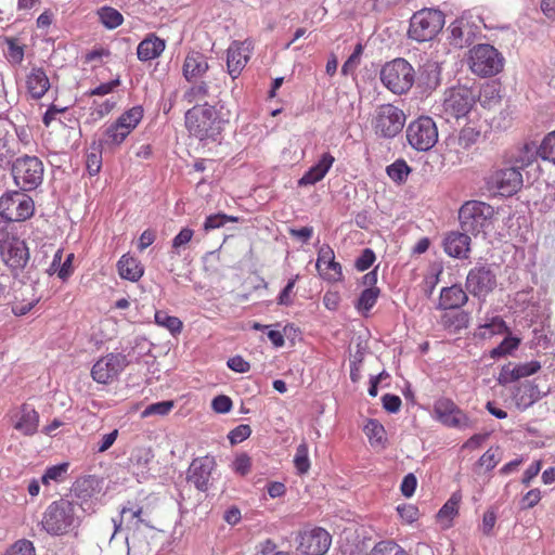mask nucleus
Segmentation results:
<instances>
[{"label": "nucleus", "mask_w": 555, "mask_h": 555, "mask_svg": "<svg viewBox=\"0 0 555 555\" xmlns=\"http://www.w3.org/2000/svg\"><path fill=\"white\" fill-rule=\"evenodd\" d=\"M480 137V131L475 127L466 126L464 127L457 137L459 145L466 150L474 145Z\"/></svg>", "instance_id": "obj_51"}, {"label": "nucleus", "mask_w": 555, "mask_h": 555, "mask_svg": "<svg viewBox=\"0 0 555 555\" xmlns=\"http://www.w3.org/2000/svg\"><path fill=\"white\" fill-rule=\"evenodd\" d=\"M184 119L189 132L201 141H218L227 124L216 106L208 103L188 109Z\"/></svg>", "instance_id": "obj_1"}, {"label": "nucleus", "mask_w": 555, "mask_h": 555, "mask_svg": "<svg viewBox=\"0 0 555 555\" xmlns=\"http://www.w3.org/2000/svg\"><path fill=\"white\" fill-rule=\"evenodd\" d=\"M154 459V452L149 447L135 448L129 457L130 463L145 474L149 470V465Z\"/></svg>", "instance_id": "obj_37"}, {"label": "nucleus", "mask_w": 555, "mask_h": 555, "mask_svg": "<svg viewBox=\"0 0 555 555\" xmlns=\"http://www.w3.org/2000/svg\"><path fill=\"white\" fill-rule=\"evenodd\" d=\"M39 426V413L29 404H22L15 415L14 428L25 436H34Z\"/></svg>", "instance_id": "obj_25"}, {"label": "nucleus", "mask_w": 555, "mask_h": 555, "mask_svg": "<svg viewBox=\"0 0 555 555\" xmlns=\"http://www.w3.org/2000/svg\"><path fill=\"white\" fill-rule=\"evenodd\" d=\"M233 406L232 400L225 395H219L211 401V408L215 412L225 414L231 411Z\"/></svg>", "instance_id": "obj_61"}, {"label": "nucleus", "mask_w": 555, "mask_h": 555, "mask_svg": "<svg viewBox=\"0 0 555 555\" xmlns=\"http://www.w3.org/2000/svg\"><path fill=\"white\" fill-rule=\"evenodd\" d=\"M27 91L34 100H40L50 89V80L41 67H33L26 77Z\"/></svg>", "instance_id": "obj_29"}, {"label": "nucleus", "mask_w": 555, "mask_h": 555, "mask_svg": "<svg viewBox=\"0 0 555 555\" xmlns=\"http://www.w3.org/2000/svg\"><path fill=\"white\" fill-rule=\"evenodd\" d=\"M405 135L413 150L427 152L438 142V128L431 117L421 116L408 125Z\"/></svg>", "instance_id": "obj_10"}, {"label": "nucleus", "mask_w": 555, "mask_h": 555, "mask_svg": "<svg viewBox=\"0 0 555 555\" xmlns=\"http://www.w3.org/2000/svg\"><path fill=\"white\" fill-rule=\"evenodd\" d=\"M417 486V479L414 474L410 473L403 477V480L400 486L401 493L405 498H410L414 494Z\"/></svg>", "instance_id": "obj_63"}, {"label": "nucleus", "mask_w": 555, "mask_h": 555, "mask_svg": "<svg viewBox=\"0 0 555 555\" xmlns=\"http://www.w3.org/2000/svg\"><path fill=\"white\" fill-rule=\"evenodd\" d=\"M234 220H235V218L230 217L225 214L210 215L206 218V220L204 222V230L210 231L214 229H218L220 227H223L227 222L234 221Z\"/></svg>", "instance_id": "obj_56"}, {"label": "nucleus", "mask_w": 555, "mask_h": 555, "mask_svg": "<svg viewBox=\"0 0 555 555\" xmlns=\"http://www.w3.org/2000/svg\"><path fill=\"white\" fill-rule=\"evenodd\" d=\"M379 295L380 289L378 287H366L361 292L356 308L359 311H370L375 306Z\"/></svg>", "instance_id": "obj_42"}, {"label": "nucleus", "mask_w": 555, "mask_h": 555, "mask_svg": "<svg viewBox=\"0 0 555 555\" xmlns=\"http://www.w3.org/2000/svg\"><path fill=\"white\" fill-rule=\"evenodd\" d=\"M87 171L90 176H95L102 168V153L99 150H94L87 154L86 158Z\"/></svg>", "instance_id": "obj_54"}, {"label": "nucleus", "mask_w": 555, "mask_h": 555, "mask_svg": "<svg viewBox=\"0 0 555 555\" xmlns=\"http://www.w3.org/2000/svg\"><path fill=\"white\" fill-rule=\"evenodd\" d=\"M0 256L14 275H18L26 268L30 258L29 248L25 241L15 236L2 242Z\"/></svg>", "instance_id": "obj_14"}, {"label": "nucleus", "mask_w": 555, "mask_h": 555, "mask_svg": "<svg viewBox=\"0 0 555 555\" xmlns=\"http://www.w3.org/2000/svg\"><path fill=\"white\" fill-rule=\"evenodd\" d=\"M451 43L456 47H463L469 41L472 30L464 18H456L449 26Z\"/></svg>", "instance_id": "obj_35"}, {"label": "nucleus", "mask_w": 555, "mask_h": 555, "mask_svg": "<svg viewBox=\"0 0 555 555\" xmlns=\"http://www.w3.org/2000/svg\"><path fill=\"white\" fill-rule=\"evenodd\" d=\"M470 237L466 232H450L443 240L444 251L453 258H467Z\"/></svg>", "instance_id": "obj_26"}, {"label": "nucleus", "mask_w": 555, "mask_h": 555, "mask_svg": "<svg viewBox=\"0 0 555 555\" xmlns=\"http://www.w3.org/2000/svg\"><path fill=\"white\" fill-rule=\"evenodd\" d=\"M143 118V108L135 105L122 113L116 120L118 125L132 132Z\"/></svg>", "instance_id": "obj_40"}, {"label": "nucleus", "mask_w": 555, "mask_h": 555, "mask_svg": "<svg viewBox=\"0 0 555 555\" xmlns=\"http://www.w3.org/2000/svg\"><path fill=\"white\" fill-rule=\"evenodd\" d=\"M468 66L479 77H492L503 69L504 57L493 46L478 43L468 52Z\"/></svg>", "instance_id": "obj_7"}, {"label": "nucleus", "mask_w": 555, "mask_h": 555, "mask_svg": "<svg viewBox=\"0 0 555 555\" xmlns=\"http://www.w3.org/2000/svg\"><path fill=\"white\" fill-rule=\"evenodd\" d=\"M406 116L398 106L387 103L376 107L372 127L374 133L382 139H393L404 128Z\"/></svg>", "instance_id": "obj_8"}, {"label": "nucleus", "mask_w": 555, "mask_h": 555, "mask_svg": "<svg viewBox=\"0 0 555 555\" xmlns=\"http://www.w3.org/2000/svg\"><path fill=\"white\" fill-rule=\"evenodd\" d=\"M253 43L249 40L233 41L227 50V67L230 76H240L251 56Z\"/></svg>", "instance_id": "obj_20"}, {"label": "nucleus", "mask_w": 555, "mask_h": 555, "mask_svg": "<svg viewBox=\"0 0 555 555\" xmlns=\"http://www.w3.org/2000/svg\"><path fill=\"white\" fill-rule=\"evenodd\" d=\"M485 181L489 191L504 197L515 195L524 185L522 172L508 165L492 170Z\"/></svg>", "instance_id": "obj_11"}, {"label": "nucleus", "mask_w": 555, "mask_h": 555, "mask_svg": "<svg viewBox=\"0 0 555 555\" xmlns=\"http://www.w3.org/2000/svg\"><path fill=\"white\" fill-rule=\"evenodd\" d=\"M469 315L465 311L449 310L440 318V325L450 333H459L468 325Z\"/></svg>", "instance_id": "obj_32"}, {"label": "nucleus", "mask_w": 555, "mask_h": 555, "mask_svg": "<svg viewBox=\"0 0 555 555\" xmlns=\"http://www.w3.org/2000/svg\"><path fill=\"white\" fill-rule=\"evenodd\" d=\"M468 301V296L461 285L442 287L440 291L437 309L457 310Z\"/></svg>", "instance_id": "obj_24"}, {"label": "nucleus", "mask_w": 555, "mask_h": 555, "mask_svg": "<svg viewBox=\"0 0 555 555\" xmlns=\"http://www.w3.org/2000/svg\"><path fill=\"white\" fill-rule=\"evenodd\" d=\"M444 14L438 9L424 8L410 18L408 36L417 42L434 39L443 28Z\"/></svg>", "instance_id": "obj_4"}, {"label": "nucleus", "mask_w": 555, "mask_h": 555, "mask_svg": "<svg viewBox=\"0 0 555 555\" xmlns=\"http://www.w3.org/2000/svg\"><path fill=\"white\" fill-rule=\"evenodd\" d=\"M411 170V167L403 158H399L386 167L388 177L397 184L404 183Z\"/></svg>", "instance_id": "obj_39"}, {"label": "nucleus", "mask_w": 555, "mask_h": 555, "mask_svg": "<svg viewBox=\"0 0 555 555\" xmlns=\"http://www.w3.org/2000/svg\"><path fill=\"white\" fill-rule=\"evenodd\" d=\"M465 286L474 297L485 300L498 286L495 269L488 263L476 264L468 271Z\"/></svg>", "instance_id": "obj_13"}, {"label": "nucleus", "mask_w": 555, "mask_h": 555, "mask_svg": "<svg viewBox=\"0 0 555 555\" xmlns=\"http://www.w3.org/2000/svg\"><path fill=\"white\" fill-rule=\"evenodd\" d=\"M380 81L395 94L406 93L415 82V70L404 59L386 63L380 69Z\"/></svg>", "instance_id": "obj_6"}, {"label": "nucleus", "mask_w": 555, "mask_h": 555, "mask_svg": "<svg viewBox=\"0 0 555 555\" xmlns=\"http://www.w3.org/2000/svg\"><path fill=\"white\" fill-rule=\"evenodd\" d=\"M375 259L374 251L371 248H364L356 259L354 267L358 271H365L374 263Z\"/></svg>", "instance_id": "obj_60"}, {"label": "nucleus", "mask_w": 555, "mask_h": 555, "mask_svg": "<svg viewBox=\"0 0 555 555\" xmlns=\"http://www.w3.org/2000/svg\"><path fill=\"white\" fill-rule=\"evenodd\" d=\"M538 157V145L531 141L507 152L504 156L503 164L517 168L522 172V170L532 165Z\"/></svg>", "instance_id": "obj_21"}, {"label": "nucleus", "mask_w": 555, "mask_h": 555, "mask_svg": "<svg viewBox=\"0 0 555 555\" xmlns=\"http://www.w3.org/2000/svg\"><path fill=\"white\" fill-rule=\"evenodd\" d=\"M478 92L466 85H456L444 91V113L456 119L466 117L476 104Z\"/></svg>", "instance_id": "obj_9"}, {"label": "nucleus", "mask_w": 555, "mask_h": 555, "mask_svg": "<svg viewBox=\"0 0 555 555\" xmlns=\"http://www.w3.org/2000/svg\"><path fill=\"white\" fill-rule=\"evenodd\" d=\"M364 433L373 448L385 449L387 444L386 430L377 420H369Z\"/></svg>", "instance_id": "obj_34"}, {"label": "nucleus", "mask_w": 555, "mask_h": 555, "mask_svg": "<svg viewBox=\"0 0 555 555\" xmlns=\"http://www.w3.org/2000/svg\"><path fill=\"white\" fill-rule=\"evenodd\" d=\"M539 157L542 160L550 162L555 165V130L548 132L540 145H538Z\"/></svg>", "instance_id": "obj_44"}, {"label": "nucleus", "mask_w": 555, "mask_h": 555, "mask_svg": "<svg viewBox=\"0 0 555 555\" xmlns=\"http://www.w3.org/2000/svg\"><path fill=\"white\" fill-rule=\"evenodd\" d=\"M217 463L212 455L194 459L188 469V481L193 483L198 491L206 492L210 487V477Z\"/></svg>", "instance_id": "obj_17"}, {"label": "nucleus", "mask_w": 555, "mask_h": 555, "mask_svg": "<svg viewBox=\"0 0 555 555\" xmlns=\"http://www.w3.org/2000/svg\"><path fill=\"white\" fill-rule=\"evenodd\" d=\"M514 369H515V376L518 380L522 377H527V376H530V375H533L534 373H537L541 369V364L539 361L533 360L530 362L514 365Z\"/></svg>", "instance_id": "obj_55"}, {"label": "nucleus", "mask_w": 555, "mask_h": 555, "mask_svg": "<svg viewBox=\"0 0 555 555\" xmlns=\"http://www.w3.org/2000/svg\"><path fill=\"white\" fill-rule=\"evenodd\" d=\"M232 468L236 474L245 476L250 472L251 459L246 453H242L233 461Z\"/></svg>", "instance_id": "obj_59"}, {"label": "nucleus", "mask_w": 555, "mask_h": 555, "mask_svg": "<svg viewBox=\"0 0 555 555\" xmlns=\"http://www.w3.org/2000/svg\"><path fill=\"white\" fill-rule=\"evenodd\" d=\"M193 230L183 228L172 240V254L179 255V248L186 245L193 237Z\"/></svg>", "instance_id": "obj_58"}, {"label": "nucleus", "mask_w": 555, "mask_h": 555, "mask_svg": "<svg viewBox=\"0 0 555 555\" xmlns=\"http://www.w3.org/2000/svg\"><path fill=\"white\" fill-rule=\"evenodd\" d=\"M293 462L298 474L304 475L308 473L310 469V460L306 442H302L297 447Z\"/></svg>", "instance_id": "obj_48"}, {"label": "nucleus", "mask_w": 555, "mask_h": 555, "mask_svg": "<svg viewBox=\"0 0 555 555\" xmlns=\"http://www.w3.org/2000/svg\"><path fill=\"white\" fill-rule=\"evenodd\" d=\"M251 435V428L249 425L241 424L233 428L229 435L228 438L231 442V444H237L246 440Z\"/></svg>", "instance_id": "obj_57"}, {"label": "nucleus", "mask_w": 555, "mask_h": 555, "mask_svg": "<svg viewBox=\"0 0 555 555\" xmlns=\"http://www.w3.org/2000/svg\"><path fill=\"white\" fill-rule=\"evenodd\" d=\"M505 331H507L505 321L500 317H494L490 322L479 326L478 335L481 338H490L493 335L503 334Z\"/></svg>", "instance_id": "obj_45"}, {"label": "nucleus", "mask_w": 555, "mask_h": 555, "mask_svg": "<svg viewBox=\"0 0 555 555\" xmlns=\"http://www.w3.org/2000/svg\"><path fill=\"white\" fill-rule=\"evenodd\" d=\"M441 83V66L435 61H426L415 74V89L421 96L430 95Z\"/></svg>", "instance_id": "obj_19"}, {"label": "nucleus", "mask_w": 555, "mask_h": 555, "mask_svg": "<svg viewBox=\"0 0 555 555\" xmlns=\"http://www.w3.org/2000/svg\"><path fill=\"white\" fill-rule=\"evenodd\" d=\"M14 184L22 192H30L41 185L44 166L37 156L17 157L10 167Z\"/></svg>", "instance_id": "obj_3"}, {"label": "nucleus", "mask_w": 555, "mask_h": 555, "mask_svg": "<svg viewBox=\"0 0 555 555\" xmlns=\"http://www.w3.org/2000/svg\"><path fill=\"white\" fill-rule=\"evenodd\" d=\"M68 468L69 463L67 462L48 467L41 477L42 483L49 485L51 481L63 482L66 479Z\"/></svg>", "instance_id": "obj_41"}, {"label": "nucleus", "mask_w": 555, "mask_h": 555, "mask_svg": "<svg viewBox=\"0 0 555 555\" xmlns=\"http://www.w3.org/2000/svg\"><path fill=\"white\" fill-rule=\"evenodd\" d=\"M334 162L335 158L330 153L322 154L319 162L310 167L298 180V185L307 186L318 183L326 176Z\"/></svg>", "instance_id": "obj_27"}, {"label": "nucleus", "mask_w": 555, "mask_h": 555, "mask_svg": "<svg viewBox=\"0 0 555 555\" xmlns=\"http://www.w3.org/2000/svg\"><path fill=\"white\" fill-rule=\"evenodd\" d=\"M383 408L389 413H397L401 408V399L399 396L386 393L382 397Z\"/></svg>", "instance_id": "obj_62"}, {"label": "nucleus", "mask_w": 555, "mask_h": 555, "mask_svg": "<svg viewBox=\"0 0 555 555\" xmlns=\"http://www.w3.org/2000/svg\"><path fill=\"white\" fill-rule=\"evenodd\" d=\"M520 344V340L516 337H505L499 346H496L495 348H493L491 351H490V357L493 358V359H498V358H501V357H504V356H507L509 353H512L514 350H516L518 348Z\"/></svg>", "instance_id": "obj_49"}, {"label": "nucleus", "mask_w": 555, "mask_h": 555, "mask_svg": "<svg viewBox=\"0 0 555 555\" xmlns=\"http://www.w3.org/2000/svg\"><path fill=\"white\" fill-rule=\"evenodd\" d=\"M462 501L461 491H455L438 512L439 519H453L459 513V505Z\"/></svg>", "instance_id": "obj_43"}, {"label": "nucleus", "mask_w": 555, "mask_h": 555, "mask_svg": "<svg viewBox=\"0 0 555 555\" xmlns=\"http://www.w3.org/2000/svg\"><path fill=\"white\" fill-rule=\"evenodd\" d=\"M4 41L8 46V60L15 65H20L24 60V47L20 46L17 40L12 37H7Z\"/></svg>", "instance_id": "obj_50"}, {"label": "nucleus", "mask_w": 555, "mask_h": 555, "mask_svg": "<svg viewBox=\"0 0 555 555\" xmlns=\"http://www.w3.org/2000/svg\"><path fill=\"white\" fill-rule=\"evenodd\" d=\"M76 522L75 504L61 499L52 502L43 513L41 526L51 535H62L74 528Z\"/></svg>", "instance_id": "obj_5"}, {"label": "nucleus", "mask_w": 555, "mask_h": 555, "mask_svg": "<svg viewBox=\"0 0 555 555\" xmlns=\"http://www.w3.org/2000/svg\"><path fill=\"white\" fill-rule=\"evenodd\" d=\"M117 269L121 279L131 282L139 281L144 272L140 262L135 258L129 257L127 255L121 256V258L118 260Z\"/></svg>", "instance_id": "obj_31"}, {"label": "nucleus", "mask_w": 555, "mask_h": 555, "mask_svg": "<svg viewBox=\"0 0 555 555\" xmlns=\"http://www.w3.org/2000/svg\"><path fill=\"white\" fill-rule=\"evenodd\" d=\"M322 266H325V269L332 271V273H327L324 276L326 280L336 282L343 278L341 266L339 262L335 261L334 251L328 245L322 246L318 253V270H321Z\"/></svg>", "instance_id": "obj_30"}, {"label": "nucleus", "mask_w": 555, "mask_h": 555, "mask_svg": "<svg viewBox=\"0 0 555 555\" xmlns=\"http://www.w3.org/2000/svg\"><path fill=\"white\" fill-rule=\"evenodd\" d=\"M541 500V492L539 489H531L521 499V509H529L534 507Z\"/></svg>", "instance_id": "obj_64"}, {"label": "nucleus", "mask_w": 555, "mask_h": 555, "mask_svg": "<svg viewBox=\"0 0 555 555\" xmlns=\"http://www.w3.org/2000/svg\"><path fill=\"white\" fill-rule=\"evenodd\" d=\"M332 538L323 528H313L299 534L297 550L304 555H324Z\"/></svg>", "instance_id": "obj_18"}, {"label": "nucleus", "mask_w": 555, "mask_h": 555, "mask_svg": "<svg viewBox=\"0 0 555 555\" xmlns=\"http://www.w3.org/2000/svg\"><path fill=\"white\" fill-rule=\"evenodd\" d=\"M98 16L102 25L107 29H115L124 23L122 14L108 5H104L98 10Z\"/></svg>", "instance_id": "obj_38"}, {"label": "nucleus", "mask_w": 555, "mask_h": 555, "mask_svg": "<svg viewBox=\"0 0 555 555\" xmlns=\"http://www.w3.org/2000/svg\"><path fill=\"white\" fill-rule=\"evenodd\" d=\"M128 364L129 361L125 354L108 353L93 364L91 376L99 384H107L117 377Z\"/></svg>", "instance_id": "obj_16"}, {"label": "nucleus", "mask_w": 555, "mask_h": 555, "mask_svg": "<svg viewBox=\"0 0 555 555\" xmlns=\"http://www.w3.org/2000/svg\"><path fill=\"white\" fill-rule=\"evenodd\" d=\"M208 68L207 57L198 51H191L184 59L182 74L186 81L193 82L202 78Z\"/></svg>", "instance_id": "obj_22"}, {"label": "nucleus", "mask_w": 555, "mask_h": 555, "mask_svg": "<svg viewBox=\"0 0 555 555\" xmlns=\"http://www.w3.org/2000/svg\"><path fill=\"white\" fill-rule=\"evenodd\" d=\"M35 211L30 196L22 191H11L0 197V217L8 222H21L29 219Z\"/></svg>", "instance_id": "obj_12"}, {"label": "nucleus", "mask_w": 555, "mask_h": 555, "mask_svg": "<svg viewBox=\"0 0 555 555\" xmlns=\"http://www.w3.org/2000/svg\"><path fill=\"white\" fill-rule=\"evenodd\" d=\"M173 405L175 403L171 400L159 401L156 403L149 404L142 411V417H149L151 415L165 416L172 410Z\"/></svg>", "instance_id": "obj_53"}, {"label": "nucleus", "mask_w": 555, "mask_h": 555, "mask_svg": "<svg viewBox=\"0 0 555 555\" xmlns=\"http://www.w3.org/2000/svg\"><path fill=\"white\" fill-rule=\"evenodd\" d=\"M434 412L438 421L447 427L463 430L475 426L474 421L449 398L437 400L434 404Z\"/></svg>", "instance_id": "obj_15"}, {"label": "nucleus", "mask_w": 555, "mask_h": 555, "mask_svg": "<svg viewBox=\"0 0 555 555\" xmlns=\"http://www.w3.org/2000/svg\"><path fill=\"white\" fill-rule=\"evenodd\" d=\"M3 555H36L34 543L27 539L14 542Z\"/></svg>", "instance_id": "obj_52"}, {"label": "nucleus", "mask_w": 555, "mask_h": 555, "mask_svg": "<svg viewBox=\"0 0 555 555\" xmlns=\"http://www.w3.org/2000/svg\"><path fill=\"white\" fill-rule=\"evenodd\" d=\"M131 132L116 121L106 127L103 138L100 139L101 147L119 146Z\"/></svg>", "instance_id": "obj_33"}, {"label": "nucleus", "mask_w": 555, "mask_h": 555, "mask_svg": "<svg viewBox=\"0 0 555 555\" xmlns=\"http://www.w3.org/2000/svg\"><path fill=\"white\" fill-rule=\"evenodd\" d=\"M165 48L166 41L151 33L138 44L137 55L141 62L152 61L160 56Z\"/></svg>", "instance_id": "obj_28"}, {"label": "nucleus", "mask_w": 555, "mask_h": 555, "mask_svg": "<svg viewBox=\"0 0 555 555\" xmlns=\"http://www.w3.org/2000/svg\"><path fill=\"white\" fill-rule=\"evenodd\" d=\"M493 216L494 208L480 201H468L459 210L462 231L473 235L486 233L492 225Z\"/></svg>", "instance_id": "obj_2"}, {"label": "nucleus", "mask_w": 555, "mask_h": 555, "mask_svg": "<svg viewBox=\"0 0 555 555\" xmlns=\"http://www.w3.org/2000/svg\"><path fill=\"white\" fill-rule=\"evenodd\" d=\"M369 555H409V553L393 541H380Z\"/></svg>", "instance_id": "obj_47"}, {"label": "nucleus", "mask_w": 555, "mask_h": 555, "mask_svg": "<svg viewBox=\"0 0 555 555\" xmlns=\"http://www.w3.org/2000/svg\"><path fill=\"white\" fill-rule=\"evenodd\" d=\"M18 152L20 146L14 135L0 125V170L9 169Z\"/></svg>", "instance_id": "obj_23"}, {"label": "nucleus", "mask_w": 555, "mask_h": 555, "mask_svg": "<svg viewBox=\"0 0 555 555\" xmlns=\"http://www.w3.org/2000/svg\"><path fill=\"white\" fill-rule=\"evenodd\" d=\"M209 94V87L206 81H198L193 83L183 93V100L189 104L201 101Z\"/></svg>", "instance_id": "obj_46"}, {"label": "nucleus", "mask_w": 555, "mask_h": 555, "mask_svg": "<svg viewBox=\"0 0 555 555\" xmlns=\"http://www.w3.org/2000/svg\"><path fill=\"white\" fill-rule=\"evenodd\" d=\"M155 323L166 328L172 336L179 335L182 331V321L173 315L168 314L165 310H157L154 314Z\"/></svg>", "instance_id": "obj_36"}]
</instances>
